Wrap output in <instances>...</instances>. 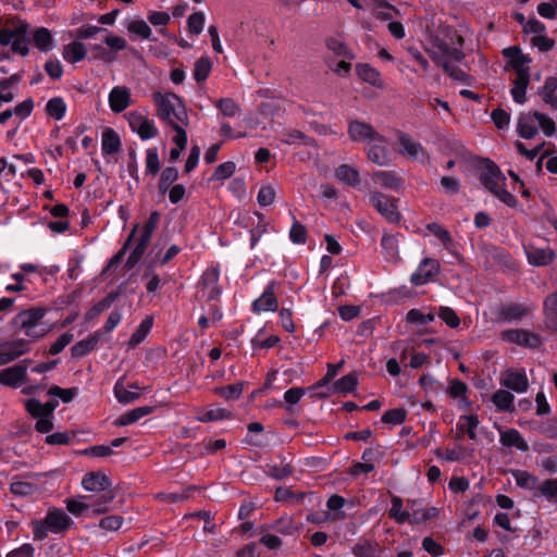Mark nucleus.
<instances>
[{"label": "nucleus", "instance_id": "obj_1", "mask_svg": "<svg viewBox=\"0 0 557 557\" xmlns=\"http://www.w3.org/2000/svg\"><path fill=\"white\" fill-rule=\"evenodd\" d=\"M462 46L463 38L455 29L443 26L431 38L426 52L453 79L465 82L468 78L467 73L455 66L465 59Z\"/></svg>", "mask_w": 557, "mask_h": 557}, {"label": "nucleus", "instance_id": "obj_2", "mask_svg": "<svg viewBox=\"0 0 557 557\" xmlns=\"http://www.w3.org/2000/svg\"><path fill=\"white\" fill-rule=\"evenodd\" d=\"M480 183L498 200L510 208L518 203L516 197L505 189L506 176L499 168L491 160H485L479 174Z\"/></svg>", "mask_w": 557, "mask_h": 557}, {"label": "nucleus", "instance_id": "obj_3", "mask_svg": "<svg viewBox=\"0 0 557 557\" xmlns=\"http://www.w3.org/2000/svg\"><path fill=\"white\" fill-rule=\"evenodd\" d=\"M157 115L169 125L188 124V114L182 99L174 92L153 94Z\"/></svg>", "mask_w": 557, "mask_h": 557}, {"label": "nucleus", "instance_id": "obj_4", "mask_svg": "<svg viewBox=\"0 0 557 557\" xmlns=\"http://www.w3.org/2000/svg\"><path fill=\"white\" fill-rule=\"evenodd\" d=\"M539 129L547 137L556 134L555 121L540 112L521 113L517 122V133L524 139H532L539 134Z\"/></svg>", "mask_w": 557, "mask_h": 557}, {"label": "nucleus", "instance_id": "obj_5", "mask_svg": "<svg viewBox=\"0 0 557 557\" xmlns=\"http://www.w3.org/2000/svg\"><path fill=\"white\" fill-rule=\"evenodd\" d=\"M113 498L114 493H107L95 502L91 500V496H82L81 498H66L64 503L66 509L76 517L99 516L109 510V505Z\"/></svg>", "mask_w": 557, "mask_h": 557}, {"label": "nucleus", "instance_id": "obj_6", "mask_svg": "<svg viewBox=\"0 0 557 557\" xmlns=\"http://www.w3.org/2000/svg\"><path fill=\"white\" fill-rule=\"evenodd\" d=\"M45 314L46 310L42 308H30L21 311L14 318V323L24 331L25 335L32 338H40L48 332L47 326L41 324Z\"/></svg>", "mask_w": 557, "mask_h": 557}, {"label": "nucleus", "instance_id": "obj_7", "mask_svg": "<svg viewBox=\"0 0 557 557\" xmlns=\"http://www.w3.org/2000/svg\"><path fill=\"white\" fill-rule=\"evenodd\" d=\"M370 203L375 210L389 223L400 221V212L397 208V199L389 197L381 191L370 194Z\"/></svg>", "mask_w": 557, "mask_h": 557}, {"label": "nucleus", "instance_id": "obj_8", "mask_svg": "<svg viewBox=\"0 0 557 557\" xmlns=\"http://www.w3.org/2000/svg\"><path fill=\"white\" fill-rule=\"evenodd\" d=\"M499 336L502 341L523 348L534 349L542 345L541 336L525 329L505 330L500 332Z\"/></svg>", "mask_w": 557, "mask_h": 557}, {"label": "nucleus", "instance_id": "obj_9", "mask_svg": "<svg viewBox=\"0 0 557 557\" xmlns=\"http://www.w3.org/2000/svg\"><path fill=\"white\" fill-rule=\"evenodd\" d=\"M127 121L131 129L136 133L143 140L153 138L158 135V128L153 120L148 119L141 113L129 112Z\"/></svg>", "mask_w": 557, "mask_h": 557}, {"label": "nucleus", "instance_id": "obj_10", "mask_svg": "<svg viewBox=\"0 0 557 557\" xmlns=\"http://www.w3.org/2000/svg\"><path fill=\"white\" fill-rule=\"evenodd\" d=\"M499 383L507 389L518 394L525 393L529 388V380L524 369H507L500 373Z\"/></svg>", "mask_w": 557, "mask_h": 557}, {"label": "nucleus", "instance_id": "obj_11", "mask_svg": "<svg viewBox=\"0 0 557 557\" xmlns=\"http://www.w3.org/2000/svg\"><path fill=\"white\" fill-rule=\"evenodd\" d=\"M440 272V262L433 258L423 259L418 269L411 274L410 282L421 286L431 281Z\"/></svg>", "mask_w": 557, "mask_h": 557}, {"label": "nucleus", "instance_id": "obj_12", "mask_svg": "<svg viewBox=\"0 0 557 557\" xmlns=\"http://www.w3.org/2000/svg\"><path fill=\"white\" fill-rule=\"evenodd\" d=\"M407 522L416 524L422 523L438 515L436 507H424L421 500L411 499L407 502Z\"/></svg>", "mask_w": 557, "mask_h": 557}, {"label": "nucleus", "instance_id": "obj_13", "mask_svg": "<svg viewBox=\"0 0 557 557\" xmlns=\"http://www.w3.org/2000/svg\"><path fill=\"white\" fill-rule=\"evenodd\" d=\"M368 159L379 165L386 166L391 163L387 149V139L381 135V140H371L367 147Z\"/></svg>", "mask_w": 557, "mask_h": 557}, {"label": "nucleus", "instance_id": "obj_14", "mask_svg": "<svg viewBox=\"0 0 557 557\" xmlns=\"http://www.w3.org/2000/svg\"><path fill=\"white\" fill-rule=\"evenodd\" d=\"M29 350V343L25 339H15L0 346V366L10 363Z\"/></svg>", "mask_w": 557, "mask_h": 557}, {"label": "nucleus", "instance_id": "obj_15", "mask_svg": "<svg viewBox=\"0 0 557 557\" xmlns=\"http://www.w3.org/2000/svg\"><path fill=\"white\" fill-rule=\"evenodd\" d=\"M348 134L351 140L370 143L371 140H381V134H379L370 124L351 121L348 125Z\"/></svg>", "mask_w": 557, "mask_h": 557}, {"label": "nucleus", "instance_id": "obj_16", "mask_svg": "<svg viewBox=\"0 0 557 557\" xmlns=\"http://www.w3.org/2000/svg\"><path fill=\"white\" fill-rule=\"evenodd\" d=\"M220 271L218 268H210L206 270L201 278V293L208 300H214L221 295L219 287Z\"/></svg>", "mask_w": 557, "mask_h": 557}, {"label": "nucleus", "instance_id": "obj_17", "mask_svg": "<svg viewBox=\"0 0 557 557\" xmlns=\"http://www.w3.org/2000/svg\"><path fill=\"white\" fill-rule=\"evenodd\" d=\"M30 360L24 359L21 362L0 371V383L8 386H16L26 380V371Z\"/></svg>", "mask_w": 557, "mask_h": 557}, {"label": "nucleus", "instance_id": "obj_18", "mask_svg": "<svg viewBox=\"0 0 557 557\" xmlns=\"http://www.w3.org/2000/svg\"><path fill=\"white\" fill-rule=\"evenodd\" d=\"M400 152L414 160H423L426 158V152L422 145L416 141L410 135L398 132L397 134Z\"/></svg>", "mask_w": 557, "mask_h": 557}, {"label": "nucleus", "instance_id": "obj_19", "mask_svg": "<svg viewBox=\"0 0 557 557\" xmlns=\"http://www.w3.org/2000/svg\"><path fill=\"white\" fill-rule=\"evenodd\" d=\"M83 487L88 492H104L113 493L110 491L112 485L111 480L102 472H88L83 476Z\"/></svg>", "mask_w": 557, "mask_h": 557}, {"label": "nucleus", "instance_id": "obj_20", "mask_svg": "<svg viewBox=\"0 0 557 557\" xmlns=\"http://www.w3.org/2000/svg\"><path fill=\"white\" fill-rule=\"evenodd\" d=\"M45 520L52 533H61L74 524V521L62 509L58 508L49 510Z\"/></svg>", "mask_w": 557, "mask_h": 557}, {"label": "nucleus", "instance_id": "obj_21", "mask_svg": "<svg viewBox=\"0 0 557 557\" xmlns=\"http://www.w3.org/2000/svg\"><path fill=\"white\" fill-rule=\"evenodd\" d=\"M274 282H270L262 295L252 302V311L256 313L264 311H276L278 304L274 294Z\"/></svg>", "mask_w": 557, "mask_h": 557}, {"label": "nucleus", "instance_id": "obj_22", "mask_svg": "<svg viewBox=\"0 0 557 557\" xmlns=\"http://www.w3.org/2000/svg\"><path fill=\"white\" fill-rule=\"evenodd\" d=\"M372 180L382 188L397 191L404 184L403 177L395 171L379 170L372 173Z\"/></svg>", "mask_w": 557, "mask_h": 557}, {"label": "nucleus", "instance_id": "obj_23", "mask_svg": "<svg viewBox=\"0 0 557 557\" xmlns=\"http://www.w3.org/2000/svg\"><path fill=\"white\" fill-rule=\"evenodd\" d=\"M102 339V330H97L87 338L77 342L72 348L73 357L81 358L95 350Z\"/></svg>", "mask_w": 557, "mask_h": 557}, {"label": "nucleus", "instance_id": "obj_24", "mask_svg": "<svg viewBox=\"0 0 557 557\" xmlns=\"http://www.w3.org/2000/svg\"><path fill=\"white\" fill-rule=\"evenodd\" d=\"M129 100L131 94L123 86L113 87L109 94L110 109L115 113L124 111L129 106Z\"/></svg>", "mask_w": 557, "mask_h": 557}, {"label": "nucleus", "instance_id": "obj_25", "mask_svg": "<svg viewBox=\"0 0 557 557\" xmlns=\"http://www.w3.org/2000/svg\"><path fill=\"white\" fill-rule=\"evenodd\" d=\"M499 443L505 447H515L522 453L529 449L527 441L516 429L499 431Z\"/></svg>", "mask_w": 557, "mask_h": 557}, {"label": "nucleus", "instance_id": "obj_26", "mask_svg": "<svg viewBox=\"0 0 557 557\" xmlns=\"http://www.w3.org/2000/svg\"><path fill=\"white\" fill-rule=\"evenodd\" d=\"M129 388L131 389H128L121 380L114 384L113 392L119 403L126 405L139 399L140 386L137 383H133L129 385Z\"/></svg>", "mask_w": 557, "mask_h": 557}, {"label": "nucleus", "instance_id": "obj_27", "mask_svg": "<svg viewBox=\"0 0 557 557\" xmlns=\"http://www.w3.org/2000/svg\"><path fill=\"white\" fill-rule=\"evenodd\" d=\"M557 77L549 76L545 79L543 87L539 89V96L550 109L557 110Z\"/></svg>", "mask_w": 557, "mask_h": 557}, {"label": "nucleus", "instance_id": "obj_28", "mask_svg": "<svg viewBox=\"0 0 557 557\" xmlns=\"http://www.w3.org/2000/svg\"><path fill=\"white\" fill-rule=\"evenodd\" d=\"M151 237H152V233H149V232L140 228L139 237L137 239L136 246L133 249V251L131 252V255L126 261V265L128 268H133L135 264H137L139 262V260L141 259L143 255L145 253V251L147 249V246H148Z\"/></svg>", "mask_w": 557, "mask_h": 557}, {"label": "nucleus", "instance_id": "obj_29", "mask_svg": "<svg viewBox=\"0 0 557 557\" xmlns=\"http://www.w3.org/2000/svg\"><path fill=\"white\" fill-rule=\"evenodd\" d=\"M357 376L354 373H349L337 380L327 393L320 394L321 397H326L330 394H347L352 392L357 386Z\"/></svg>", "mask_w": 557, "mask_h": 557}, {"label": "nucleus", "instance_id": "obj_30", "mask_svg": "<svg viewBox=\"0 0 557 557\" xmlns=\"http://www.w3.org/2000/svg\"><path fill=\"white\" fill-rule=\"evenodd\" d=\"M527 257L531 264H534L536 267H543L553 262L555 253L549 248L530 247L527 250Z\"/></svg>", "mask_w": 557, "mask_h": 557}, {"label": "nucleus", "instance_id": "obj_31", "mask_svg": "<svg viewBox=\"0 0 557 557\" xmlns=\"http://www.w3.org/2000/svg\"><path fill=\"white\" fill-rule=\"evenodd\" d=\"M479 418L475 414H465L459 418L457 423L458 436L467 433L472 441L476 440V429L479 426Z\"/></svg>", "mask_w": 557, "mask_h": 557}, {"label": "nucleus", "instance_id": "obj_32", "mask_svg": "<svg viewBox=\"0 0 557 557\" xmlns=\"http://www.w3.org/2000/svg\"><path fill=\"white\" fill-rule=\"evenodd\" d=\"M544 323L547 329L557 332V294L544 300Z\"/></svg>", "mask_w": 557, "mask_h": 557}, {"label": "nucleus", "instance_id": "obj_33", "mask_svg": "<svg viewBox=\"0 0 557 557\" xmlns=\"http://www.w3.org/2000/svg\"><path fill=\"white\" fill-rule=\"evenodd\" d=\"M32 41L41 52H49L54 48L51 32L46 27H39L34 30Z\"/></svg>", "mask_w": 557, "mask_h": 557}, {"label": "nucleus", "instance_id": "obj_34", "mask_svg": "<svg viewBox=\"0 0 557 557\" xmlns=\"http://www.w3.org/2000/svg\"><path fill=\"white\" fill-rule=\"evenodd\" d=\"M87 50L83 42L72 41L63 47L62 57L69 63H77L86 58Z\"/></svg>", "mask_w": 557, "mask_h": 557}, {"label": "nucleus", "instance_id": "obj_35", "mask_svg": "<svg viewBox=\"0 0 557 557\" xmlns=\"http://www.w3.org/2000/svg\"><path fill=\"white\" fill-rule=\"evenodd\" d=\"M121 148V140L117 133L111 128L107 127L102 132L101 138V149L103 154H113L117 152Z\"/></svg>", "mask_w": 557, "mask_h": 557}, {"label": "nucleus", "instance_id": "obj_36", "mask_svg": "<svg viewBox=\"0 0 557 557\" xmlns=\"http://www.w3.org/2000/svg\"><path fill=\"white\" fill-rule=\"evenodd\" d=\"M515 396L507 389H498L492 396V403L499 412H512Z\"/></svg>", "mask_w": 557, "mask_h": 557}, {"label": "nucleus", "instance_id": "obj_37", "mask_svg": "<svg viewBox=\"0 0 557 557\" xmlns=\"http://www.w3.org/2000/svg\"><path fill=\"white\" fill-rule=\"evenodd\" d=\"M335 177L337 181L345 183L349 186L356 187L360 184V175L356 168L342 164L335 170Z\"/></svg>", "mask_w": 557, "mask_h": 557}, {"label": "nucleus", "instance_id": "obj_38", "mask_svg": "<svg viewBox=\"0 0 557 557\" xmlns=\"http://www.w3.org/2000/svg\"><path fill=\"white\" fill-rule=\"evenodd\" d=\"M28 30V25L25 23H21L17 25V33L14 36L13 41L11 42V50L15 53H18L23 57L27 55L29 52L28 41L26 38Z\"/></svg>", "mask_w": 557, "mask_h": 557}, {"label": "nucleus", "instance_id": "obj_39", "mask_svg": "<svg viewBox=\"0 0 557 557\" xmlns=\"http://www.w3.org/2000/svg\"><path fill=\"white\" fill-rule=\"evenodd\" d=\"M153 408L150 406H141L132 409L128 412L123 413L117 418V420L114 422L115 425L124 426L132 423H135L139 419L150 414L152 412Z\"/></svg>", "mask_w": 557, "mask_h": 557}, {"label": "nucleus", "instance_id": "obj_40", "mask_svg": "<svg viewBox=\"0 0 557 557\" xmlns=\"http://www.w3.org/2000/svg\"><path fill=\"white\" fill-rule=\"evenodd\" d=\"M356 72L361 81H363L372 86H375V87L383 86L382 79H381V74L379 73L377 70L370 66L369 64H366V63L358 64L356 66Z\"/></svg>", "mask_w": 557, "mask_h": 557}, {"label": "nucleus", "instance_id": "obj_41", "mask_svg": "<svg viewBox=\"0 0 557 557\" xmlns=\"http://www.w3.org/2000/svg\"><path fill=\"white\" fill-rule=\"evenodd\" d=\"M530 77H516L512 82L513 86L510 89V94L515 102L523 104L527 101V87L529 85Z\"/></svg>", "mask_w": 557, "mask_h": 557}, {"label": "nucleus", "instance_id": "obj_42", "mask_svg": "<svg viewBox=\"0 0 557 557\" xmlns=\"http://www.w3.org/2000/svg\"><path fill=\"white\" fill-rule=\"evenodd\" d=\"M530 309L527 306L519 304H510L502 310L504 319L508 321H519L528 315Z\"/></svg>", "mask_w": 557, "mask_h": 557}, {"label": "nucleus", "instance_id": "obj_43", "mask_svg": "<svg viewBox=\"0 0 557 557\" xmlns=\"http://www.w3.org/2000/svg\"><path fill=\"white\" fill-rule=\"evenodd\" d=\"M46 112L49 116L60 121L66 112V103L61 97L51 98L46 104Z\"/></svg>", "mask_w": 557, "mask_h": 557}, {"label": "nucleus", "instance_id": "obj_44", "mask_svg": "<svg viewBox=\"0 0 557 557\" xmlns=\"http://www.w3.org/2000/svg\"><path fill=\"white\" fill-rule=\"evenodd\" d=\"M388 515L397 523H405L408 520L407 508L404 509L403 499L399 496H393Z\"/></svg>", "mask_w": 557, "mask_h": 557}, {"label": "nucleus", "instance_id": "obj_45", "mask_svg": "<svg viewBox=\"0 0 557 557\" xmlns=\"http://www.w3.org/2000/svg\"><path fill=\"white\" fill-rule=\"evenodd\" d=\"M280 140L286 145H309L310 139L300 131L288 129L282 133Z\"/></svg>", "mask_w": 557, "mask_h": 557}, {"label": "nucleus", "instance_id": "obj_46", "mask_svg": "<svg viewBox=\"0 0 557 557\" xmlns=\"http://www.w3.org/2000/svg\"><path fill=\"white\" fill-rule=\"evenodd\" d=\"M513 478L518 486L527 490H539L537 478L523 470H517L513 472Z\"/></svg>", "mask_w": 557, "mask_h": 557}, {"label": "nucleus", "instance_id": "obj_47", "mask_svg": "<svg viewBox=\"0 0 557 557\" xmlns=\"http://www.w3.org/2000/svg\"><path fill=\"white\" fill-rule=\"evenodd\" d=\"M531 62L530 58L523 53L518 54L515 59L512 58V62L509 63L512 70H515L517 76L516 77H530L529 72V63Z\"/></svg>", "mask_w": 557, "mask_h": 557}, {"label": "nucleus", "instance_id": "obj_48", "mask_svg": "<svg viewBox=\"0 0 557 557\" xmlns=\"http://www.w3.org/2000/svg\"><path fill=\"white\" fill-rule=\"evenodd\" d=\"M178 172L176 168L168 166L165 168L162 173L159 181V190L161 194H164L168 189H170V186L177 180Z\"/></svg>", "mask_w": 557, "mask_h": 557}, {"label": "nucleus", "instance_id": "obj_49", "mask_svg": "<svg viewBox=\"0 0 557 557\" xmlns=\"http://www.w3.org/2000/svg\"><path fill=\"white\" fill-rule=\"evenodd\" d=\"M205 21L206 16L201 11L190 14L187 20V27L189 33L195 36L200 35L205 27Z\"/></svg>", "mask_w": 557, "mask_h": 557}, {"label": "nucleus", "instance_id": "obj_50", "mask_svg": "<svg viewBox=\"0 0 557 557\" xmlns=\"http://www.w3.org/2000/svg\"><path fill=\"white\" fill-rule=\"evenodd\" d=\"M407 417V412L403 408H394L387 410L381 418V421L385 424L397 425L401 424Z\"/></svg>", "mask_w": 557, "mask_h": 557}, {"label": "nucleus", "instance_id": "obj_51", "mask_svg": "<svg viewBox=\"0 0 557 557\" xmlns=\"http://www.w3.org/2000/svg\"><path fill=\"white\" fill-rule=\"evenodd\" d=\"M426 228L436 236L447 249L453 246L454 243L450 233L442 225L437 223H430L426 225Z\"/></svg>", "mask_w": 557, "mask_h": 557}, {"label": "nucleus", "instance_id": "obj_52", "mask_svg": "<svg viewBox=\"0 0 557 557\" xmlns=\"http://www.w3.org/2000/svg\"><path fill=\"white\" fill-rule=\"evenodd\" d=\"M36 484L26 481H15L10 485V491L17 496H30L36 492Z\"/></svg>", "mask_w": 557, "mask_h": 557}, {"label": "nucleus", "instance_id": "obj_53", "mask_svg": "<svg viewBox=\"0 0 557 557\" xmlns=\"http://www.w3.org/2000/svg\"><path fill=\"white\" fill-rule=\"evenodd\" d=\"M152 327V318L147 317L141 321L137 330L131 336L129 343L132 345H137L145 339L147 334L150 332Z\"/></svg>", "mask_w": 557, "mask_h": 557}, {"label": "nucleus", "instance_id": "obj_54", "mask_svg": "<svg viewBox=\"0 0 557 557\" xmlns=\"http://www.w3.org/2000/svg\"><path fill=\"white\" fill-rule=\"evenodd\" d=\"M127 30L143 39H149L152 34L151 28L144 20L132 21L127 26Z\"/></svg>", "mask_w": 557, "mask_h": 557}, {"label": "nucleus", "instance_id": "obj_55", "mask_svg": "<svg viewBox=\"0 0 557 557\" xmlns=\"http://www.w3.org/2000/svg\"><path fill=\"white\" fill-rule=\"evenodd\" d=\"M215 393L226 400L237 399L243 393V383H235L215 388Z\"/></svg>", "mask_w": 557, "mask_h": 557}, {"label": "nucleus", "instance_id": "obj_56", "mask_svg": "<svg viewBox=\"0 0 557 557\" xmlns=\"http://www.w3.org/2000/svg\"><path fill=\"white\" fill-rule=\"evenodd\" d=\"M437 314L451 329L458 327L460 324L459 317L450 307L441 306Z\"/></svg>", "mask_w": 557, "mask_h": 557}, {"label": "nucleus", "instance_id": "obj_57", "mask_svg": "<svg viewBox=\"0 0 557 557\" xmlns=\"http://www.w3.org/2000/svg\"><path fill=\"white\" fill-rule=\"evenodd\" d=\"M215 107L224 116L233 117L239 112L238 104L231 98H222L215 102Z\"/></svg>", "mask_w": 557, "mask_h": 557}, {"label": "nucleus", "instance_id": "obj_58", "mask_svg": "<svg viewBox=\"0 0 557 557\" xmlns=\"http://www.w3.org/2000/svg\"><path fill=\"white\" fill-rule=\"evenodd\" d=\"M540 494L550 502H557V478L544 481L539 486Z\"/></svg>", "mask_w": 557, "mask_h": 557}, {"label": "nucleus", "instance_id": "obj_59", "mask_svg": "<svg viewBox=\"0 0 557 557\" xmlns=\"http://www.w3.org/2000/svg\"><path fill=\"white\" fill-rule=\"evenodd\" d=\"M231 416V412L226 410L225 408H210L207 410L202 416H200L198 419L201 422H212L218 420L226 419Z\"/></svg>", "mask_w": 557, "mask_h": 557}, {"label": "nucleus", "instance_id": "obj_60", "mask_svg": "<svg viewBox=\"0 0 557 557\" xmlns=\"http://www.w3.org/2000/svg\"><path fill=\"white\" fill-rule=\"evenodd\" d=\"M236 170V165L233 161H227L218 165L214 170L212 178L215 181H224L231 177Z\"/></svg>", "mask_w": 557, "mask_h": 557}, {"label": "nucleus", "instance_id": "obj_61", "mask_svg": "<svg viewBox=\"0 0 557 557\" xmlns=\"http://www.w3.org/2000/svg\"><path fill=\"white\" fill-rule=\"evenodd\" d=\"M210 71H211L210 61L207 58H200L195 64L194 78L197 82H202L209 76Z\"/></svg>", "mask_w": 557, "mask_h": 557}, {"label": "nucleus", "instance_id": "obj_62", "mask_svg": "<svg viewBox=\"0 0 557 557\" xmlns=\"http://www.w3.org/2000/svg\"><path fill=\"white\" fill-rule=\"evenodd\" d=\"M275 189L271 185H264L259 189L257 201L261 207H268L274 202Z\"/></svg>", "mask_w": 557, "mask_h": 557}, {"label": "nucleus", "instance_id": "obj_63", "mask_svg": "<svg viewBox=\"0 0 557 557\" xmlns=\"http://www.w3.org/2000/svg\"><path fill=\"white\" fill-rule=\"evenodd\" d=\"M434 319H435V317L433 313L424 314L423 312H421L418 309H411L407 313V321L409 323H418V324L425 325V324L433 322Z\"/></svg>", "mask_w": 557, "mask_h": 557}, {"label": "nucleus", "instance_id": "obj_64", "mask_svg": "<svg viewBox=\"0 0 557 557\" xmlns=\"http://www.w3.org/2000/svg\"><path fill=\"white\" fill-rule=\"evenodd\" d=\"M289 238L294 244H305L307 238L306 227L295 220L289 230Z\"/></svg>", "mask_w": 557, "mask_h": 557}]
</instances>
